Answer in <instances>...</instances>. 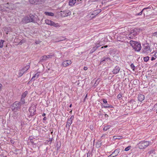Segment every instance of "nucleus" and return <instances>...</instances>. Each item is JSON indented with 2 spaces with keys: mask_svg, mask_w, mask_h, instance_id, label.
Returning a JSON list of instances; mask_svg holds the SVG:
<instances>
[{
  "mask_svg": "<svg viewBox=\"0 0 157 157\" xmlns=\"http://www.w3.org/2000/svg\"><path fill=\"white\" fill-rule=\"evenodd\" d=\"M28 94L27 91H25L22 94L21 96V97L23 98H25Z\"/></svg>",
  "mask_w": 157,
  "mask_h": 157,
  "instance_id": "28",
  "label": "nucleus"
},
{
  "mask_svg": "<svg viewBox=\"0 0 157 157\" xmlns=\"http://www.w3.org/2000/svg\"><path fill=\"white\" fill-rule=\"evenodd\" d=\"M36 107L35 105H33L31 106L29 109L30 112V116L32 117L36 114Z\"/></svg>",
  "mask_w": 157,
  "mask_h": 157,
  "instance_id": "8",
  "label": "nucleus"
},
{
  "mask_svg": "<svg viewBox=\"0 0 157 157\" xmlns=\"http://www.w3.org/2000/svg\"><path fill=\"white\" fill-rule=\"evenodd\" d=\"M111 61V60L109 57L108 56H105L101 59L100 64L104 65L106 63H110Z\"/></svg>",
  "mask_w": 157,
  "mask_h": 157,
  "instance_id": "6",
  "label": "nucleus"
},
{
  "mask_svg": "<svg viewBox=\"0 0 157 157\" xmlns=\"http://www.w3.org/2000/svg\"><path fill=\"white\" fill-rule=\"evenodd\" d=\"M46 115V114L45 113H43L42 114V116L43 117L45 116Z\"/></svg>",
  "mask_w": 157,
  "mask_h": 157,
  "instance_id": "58",
  "label": "nucleus"
},
{
  "mask_svg": "<svg viewBox=\"0 0 157 157\" xmlns=\"http://www.w3.org/2000/svg\"><path fill=\"white\" fill-rule=\"evenodd\" d=\"M105 117L106 118L108 117V115L107 114H105Z\"/></svg>",
  "mask_w": 157,
  "mask_h": 157,
  "instance_id": "57",
  "label": "nucleus"
},
{
  "mask_svg": "<svg viewBox=\"0 0 157 157\" xmlns=\"http://www.w3.org/2000/svg\"><path fill=\"white\" fill-rule=\"evenodd\" d=\"M144 61L145 62H147L149 60V57L148 56H146L144 58Z\"/></svg>",
  "mask_w": 157,
  "mask_h": 157,
  "instance_id": "35",
  "label": "nucleus"
},
{
  "mask_svg": "<svg viewBox=\"0 0 157 157\" xmlns=\"http://www.w3.org/2000/svg\"><path fill=\"white\" fill-rule=\"evenodd\" d=\"M102 101L104 103L106 104L107 103V101L106 99H103Z\"/></svg>",
  "mask_w": 157,
  "mask_h": 157,
  "instance_id": "48",
  "label": "nucleus"
},
{
  "mask_svg": "<svg viewBox=\"0 0 157 157\" xmlns=\"http://www.w3.org/2000/svg\"><path fill=\"white\" fill-rule=\"evenodd\" d=\"M98 44L99 43L97 42L96 44V45L95 46H94L95 48H97V49L100 46H101L100 44Z\"/></svg>",
  "mask_w": 157,
  "mask_h": 157,
  "instance_id": "44",
  "label": "nucleus"
},
{
  "mask_svg": "<svg viewBox=\"0 0 157 157\" xmlns=\"http://www.w3.org/2000/svg\"><path fill=\"white\" fill-rule=\"evenodd\" d=\"M76 2V0H70L69 4L70 6H73Z\"/></svg>",
  "mask_w": 157,
  "mask_h": 157,
  "instance_id": "21",
  "label": "nucleus"
},
{
  "mask_svg": "<svg viewBox=\"0 0 157 157\" xmlns=\"http://www.w3.org/2000/svg\"><path fill=\"white\" fill-rule=\"evenodd\" d=\"M46 15L49 16H53L54 15V14L52 12H45L44 13Z\"/></svg>",
  "mask_w": 157,
  "mask_h": 157,
  "instance_id": "24",
  "label": "nucleus"
},
{
  "mask_svg": "<svg viewBox=\"0 0 157 157\" xmlns=\"http://www.w3.org/2000/svg\"><path fill=\"white\" fill-rule=\"evenodd\" d=\"M47 57V56H42L40 58V62L42 63L47 60L48 59Z\"/></svg>",
  "mask_w": 157,
  "mask_h": 157,
  "instance_id": "19",
  "label": "nucleus"
},
{
  "mask_svg": "<svg viewBox=\"0 0 157 157\" xmlns=\"http://www.w3.org/2000/svg\"><path fill=\"white\" fill-rule=\"evenodd\" d=\"M98 42L99 43L98 44H100L101 46L102 45L104 44V43L102 41L98 40Z\"/></svg>",
  "mask_w": 157,
  "mask_h": 157,
  "instance_id": "39",
  "label": "nucleus"
},
{
  "mask_svg": "<svg viewBox=\"0 0 157 157\" xmlns=\"http://www.w3.org/2000/svg\"><path fill=\"white\" fill-rule=\"evenodd\" d=\"M59 39H60V41H63L65 40L66 38L64 37L61 36L59 38Z\"/></svg>",
  "mask_w": 157,
  "mask_h": 157,
  "instance_id": "41",
  "label": "nucleus"
},
{
  "mask_svg": "<svg viewBox=\"0 0 157 157\" xmlns=\"http://www.w3.org/2000/svg\"><path fill=\"white\" fill-rule=\"evenodd\" d=\"M150 143V142L149 141H142L137 144V146L140 149H144L149 145Z\"/></svg>",
  "mask_w": 157,
  "mask_h": 157,
  "instance_id": "3",
  "label": "nucleus"
},
{
  "mask_svg": "<svg viewBox=\"0 0 157 157\" xmlns=\"http://www.w3.org/2000/svg\"><path fill=\"white\" fill-rule=\"evenodd\" d=\"M7 3H8V5L9 11L10 10H13L15 9V6L13 4L9 2H7Z\"/></svg>",
  "mask_w": 157,
  "mask_h": 157,
  "instance_id": "18",
  "label": "nucleus"
},
{
  "mask_svg": "<svg viewBox=\"0 0 157 157\" xmlns=\"http://www.w3.org/2000/svg\"><path fill=\"white\" fill-rule=\"evenodd\" d=\"M72 63L71 60H66L64 61L62 63V65L64 67H66L70 65Z\"/></svg>",
  "mask_w": 157,
  "mask_h": 157,
  "instance_id": "13",
  "label": "nucleus"
},
{
  "mask_svg": "<svg viewBox=\"0 0 157 157\" xmlns=\"http://www.w3.org/2000/svg\"><path fill=\"white\" fill-rule=\"evenodd\" d=\"M129 43L135 51L139 52L140 50L141 47L140 44L139 43L131 40L130 41Z\"/></svg>",
  "mask_w": 157,
  "mask_h": 157,
  "instance_id": "2",
  "label": "nucleus"
},
{
  "mask_svg": "<svg viewBox=\"0 0 157 157\" xmlns=\"http://www.w3.org/2000/svg\"><path fill=\"white\" fill-rule=\"evenodd\" d=\"M145 98L144 95L142 94H140L138 95V101L139 102H142Z\"/></svg>",
  "mask_w": 157,
  "mask_h": 157,
  "instance_id": "15",
  "label": "nucleus"
},
{
  "mask_svg": "<svg viewBox=\"0 0 157 157\" xmlns=\"http://www.w3.org/2000/svg\"><path fill=\"white\" fill-rule=\"evenodd\" d=\"M155 58L154 57H151V60L152 61H153V60H155Z\"/></svg>",
  "mask_w": 157,
  "mask_h": 157,
  "instance_id": "53",
  "label": "nucleus"
},
{
  "mask_svg": "<svg viewBox=\"0 0 157 157\" xmlns=\"http://www.w3.org/2000/svg\"><path fill=\"white\" fill-rule=\"evenodd\" d=\"M11 143H12L13 144V142H11Z\"/></svg>",
  "mask_w": 157,
  "mask_h": 157,
  "instance_id": "63",
  "label": "nucleus"
},
{
  "mask_svg": "<svg viewBox=\"0 0 157 157\" xmlns=\"http://www.w3.org/2000/svg\"><path fill=\"white\" fill-rule=\"evenodd\" d=\"M121 150L120 148H117L112 152V155H113V157H115L117 156L119 153L120 152Z\"/></svg>",
  "mask_w": 157,
  "mask_h": 157,
  "instance_id": "14",
  "label": "nucleus"
},
{
  "mask_svg": "<svg viewBox=\"0 0 157 157\" xmlns=\"http://www.w3.org/2000/svg\"><path fill=\"white\" fill-rule=\"evenodd\" d=\"M128 104L130 107H131L132 108L133 107H136V101L133 99L131 100L128 101Z\"/></svg>",
  "mask_w": 157,
  "mask_h": 157,
  "instance_id": "12",
  "label": "nucleus"
},
{
  "mask_svg": "<svg viewBox=\"0 0 157 157\" xmlns=\"http://www.w3.org/2000/svg\"><path fill=\"white\" fill-rule=\"evenodd\" d=\"M104 107L105 108H113V106L112 105H108V106H104Z\"/></svg>",
  "mask_w": 157,
  "mask_h": 157,
  "instance_id": "45",
  "label": "nucleus"
},
{
  "mask_svg": "<svg viewBox=\"0 0 157 157\" xmlns=\"http://www.w3.org/2000/svg\"><path fill=\"white\" fill-rule=\"evenodd\" d=\"M46 56H47V59H49V58H51L52 56H54V54H50L49 55H47Z\"/></svg>",
  "mask_w": 157,
  "mask_h": 157,
  "instance_id": "34",
  "label": "nucleus"
},
{
  "mask_svg": "<svg viewBox=\"0 0 157 157\" xmlns=\"http://www.w3.org/2000/svg\"><path fill=\"white\" fill-rule=\"evenodd\" d=\"M47 118H46V117H44L43 118V120L44 121H45V120H47Z\"/></svg>",
  "mask_w": 157,
  "mask_h": 157,
  "instance_id": "54",
  "label": "nucleus"
},
{
  "mask_svg": "<svg viewBox=\"0 0 157 157\" xmlns=\"http://www.w3.org/2000/svg\"><path fill=\"white\" fill-rule=\"evenodd\" d=\"M130 67L133 71H135V66L133 63H132L130 65Z\"/></svg>",
  "mask_w": 157,
  "mask_h": 157,
  "instance_id": "37",
  "label": "nucleus"
},
{
  "mask_svg": "<svg viewBox=\"0 0 157 157\" xmlns=\"http://www.w3.org/2000/svg\"><path fill=\"white\" fill-rule=\"evenodd\" d=\"M32 136H30L29 137V140H30V142L32 143V145L33 146L34 145H35V144L34 143L33 140V138Z\"/></svg>",
  "mask_w": 157,
  "mask_h": 157,
  "instance_id": "27",
  "label": "nucleus"
},
{
  "mask_svg": "<svg viewBox=\"0 0 157 157\" xmlns=\"http://www.w3.org/2000/svg\"><path fill=\"white\" fill-rule=\"evenodd\" d=\"M60 15L62 17H66L70 15L71 14V12L69 10H66L64 11L60 12Z\"/></svg>",
  "mask_w": 157,
  "mask_h": 157,
  "instance_id": "11",
  "label": "nucleus"
},
{
  "mask_svg": "<svg viewBox=\"0 0 157 157\" xmlns=\"http://www.w3.org/2000/svg\"><path fill=\"white\" fill-rule=\"evenodd\" d=\"M151 52L150 47L148 44H144V48L143 50V53L148 54Z\"/></svg>",
  "mask_w": 157,
  "mask_h": 157,
  "instance_id": "7",
  "label": "nucleus"
},
{
  "mask_svg": "<svg viewBox=\"0 0 157 157\" xmlns=\"http://www.w3.org/2000/svg\"><path fill=\"white\" fill-rule=\"evenodd\" d=\"M128 37L131 39H133L134 37H135V36H134L133 35H132L130 34H129L128 35Z\"/></svg>",
  "mask_w": 157,
  "mask_h": 157,
  "instance_id": "43",
  "label": "nucleus"
},
{
  "mask_svg": "<svg viewBox=\"0 0 157 157\" xmlns=\"http://www.w3.org/2000/svg\"><path fill=\"white\" fill-rule=\"evenodd\" d=\"M84 70L85 71L87 70L88 69V68L86 67H84L83 68Z\"/></svg>",
  "mask_w": 157,
  "mask_h": 157,
  "instance_id": "50",
  "label": "nucleus"
},
{
  "mask_svg": "<svg viewBox=\"0 0 157 157\" xmlns=\"http://www.w3.org/2000/svg\"><path fill=\"white\" fill-rule=\"evenodd\" d=\"M149 7H147V8H144V9H143V10L140 13H138L136 14V16L138 15H140L142 14L143 12V11L144 10H146V9H149Z\"/></svg>",
  "mask_w": 157,
  "mask_h": 157,
  "instance_id": "31",
  "label": "nucleus"
},
{
  "mask_svg": "<svg viewBox=\"0 0 157 157\" xmlns=\"http://www.w3.org/2000/svg\"><path fill=\"white\" fill-rule=\"evenodd\" d=\"M30 63H28L26 66L19 70L18 75L19 77L21 76L24 73L26 72L30 67Z\"/></svg>",
  "mask_w": 157,
  "mask_h": 157,
  "instance_id": "5",
  "label": "nucleus"
},
{
  "mask_svg": "<svg viewBox=\"0 0 157 157\" xmlns=\"http://www.w3.org/2000/svg\"><path fill=\"white\" fill-rule=\"evenodd\" d=\"M154 56L155 57L157 58V51L155 53Z\"/></svg>",
  "mask_w": 157,
  "mask_h": 157,
  "instance_id": "49",
  "label": "nucleus"
},
{
  "mask_svg": "<svg viewBox=\"0 0 157 157\" xmlns=\"http://www.w3.org/2000/svg\"><path fill=\"white\" fill-rule=\"evenodd\" d=\"M74 116L72 115L71 116V117L69 119H68L67 120L68 121H70L72 122V120L74 119Z\"/></svg>",
  "mask_w": 157,
  "mask_h": 157,
  "instance_id": "40",
  "label": "nucleus"
},
{
  "mask_svg": "<svg viewBox=\"0 0 157 157\" xmlns=\"http://www.w3.org/2000/svg\"><path fill=\"white\" fill-rule=\"evenodd\" d=\"M87 97V94L86 95V96L84 99V101H85V99H86Z\"/></svg>",
  "mask_w": 157,
  "mask_h": 157,
  "instance_id": "55",
  "label": "nucleus"
},
{
  "mask_svg": "<svg viewBox=\"0 0 157 157\" xmlns=\"http://www.w3.org/2000/svg\"><path fill=\"white\" fill-rule=\"evenodd\" d=\"M39 75L40 73L37 72L32 77L31 80H35L36 79L35 78H37L39 76Z\"/></svg>",
  "mask_w": 157,
  "mask_h": 157,
  "instance_id": "22",
  "label": "nucleus"
},
{
  "mask_svg": "<svg viewBox=\"0 0 157 157\" xmlns=\"http://www.w3.org/2000/svg\"><path fill=\"white\" fill-rule=\"evenodd\" d=\"M108 104H106V105H105L104 106H108Z\"/></svg>",
  "mask_w": 157,
  "mask_h": 157,
  "instance_id": "62",
  "label": "nucleus"
},
{
  "mask_svg": "<svg viewBox=\"0 0 157 157\" xmlns=\"http://www.w3.org/2000/svg\"><path fill=\"white\" fill-rule=\"evenodd\" d=\"M97 48L95 47H94L90 51V53H92L97 50Z\"/></svg>",
  "mask_w": 157,
  "mask_h": 157,
  "instance_id": "36",
  "label": "nucleus"
},
{
  "mask_svg": "<svg viewBox=\"0 0 157 157\" xmlns=\"http://www.w3.org/2000/svg\"><path fill=\"white\" fill-rule=\"evenodd\" d=\"M72 121H68L67 120V124L66 125V127L67 128L68 127L69 128L70 127V125L72 123Z\"/></svg>",
  "mask_w": 157,
  "mask_h": 157,
  "instance_id": "29",
  "label": "nucleus"
},
{
  "mask_svg": "<svg viewBox=\"0 0 157 157\" xmlns=\"http://www.w3.org/2000/svg\"><path fill=\"white\" fill-rule=\"evenodd\" d=\"M107 47H108L107 45H105V46H103V47H104V48H107Z\"/></svg>",
  "mask_w": 157,
  "mask_h": 157,
  "instance_id": "59",
  "label": "nucleus"
},
{
  "mask_svg": "<svg viewBox=\"0 0 157 157\" xmlns=\"http://www.w3.org/2000/svg\"><path fill=\"white\" fill-rule=\"evenodd\" d=\"M154 152V150H151L149 151L148 152V153L150 155L151 154L153 153Z\"/></svg>",
  "mask_w": 157,
  "mask_h": 157,
  "instance_id": "46",
  "label": "nucleus"
},
{
  "mask_svg": "<svg viewBox=\"0 0 157 157\" xmlns=\"http://www.w3.org/2000/svg\"><path fill=\"white\" fill-rule=\"evenodd\" d=\"M51 26H52L56 27L59 26V25L58 23H56L53 21L52 23Z\"/></svg>",
  "mask_w": 157,
  "mask_h": 157,
  "instance_id": "26",
  "label": "nucleus"
},
{
  "mask_svg": "<svg viewBox=\"0 0 157 157\" xmlns=\"http://www.w3.org/2000/svg\"><path fill=\"white\" fill-rule=\"evenodd\" d=\"M8 3H5L0 6V10L2 12L9 11Z\"/></svg>",
  "mask_w": 157,
  "mask_h": 157,
  "instance_id": "9",
  "label": "nucleus"
},
{
  "mask_svg": "<svg viewBox=\"0 0 157 157\" xmlns=\"http://www.w3.org/2000/svg\"><path fill=\"white\" fill-rule=\"evenodd\" d=\"M121 68L117 66H116L113 71V74H117L120 70Z\"/></svg>",
  "mask_w": 157,
  "mask_h": 157,
  "instance_id": "17",
  "label": "nucleus"
},
{
  "mask_svg": "<svg viewBox=\"0 0 157 157\" xmlns=\"http://www.w3.org/2000/svg\"><path fill=\"white\" fill-rule=\"evenodd\" d=\"M131 147V146H128V147H127L125 148V149H124V151H128L130 149Z\"/></svg>",
  "mask_w": 157,
  "mask_h": 157,
  "instance_id": "38",
  "label": "nucleus"
},
{
  "mask_svg": "<svg viewBox=\"0 0 157 157\" xmlns=\"http://www.w3.org/2000/svg\"><path fill=\"white\" fill-rule=\"evenodd\" d=\"M136 30L135 29H134L133 30H132L131 31L130 34L132 35H133L135 37L136 35H137V34Z\"/></svg>",
  "mask_w": 157,
  "mask_h": 157,
  "instance_id": "20",
  "label": "nucleus"
},
{
  "mask_svg": "<svg viewBox=\"0 0 157 157\" xmlns=\"http://www.w3.org/2000/svg\"><path fill=\"white\" fill-rule=\"evenodd\" d=\"M121 97H122V95L121 94H118L117 96V98L119 99H121Z\"/></svg>",
  "mask_w": 157,
  "mask_h": 157,
  "instance_id": "47",
  "label": "nucleus"
},
{
  "mask_svg": "<svg viewBox=\"0 0 157 157\" xmlns=\"http://www.w3.org/2000/svg\"><path fill=\"white\" fill-rule=\"evenodd\" d=\"M24 40H22L21 41H20V43L21 44L22 43H24Z\"/></svg>",
  "mask_w": 157,
  "mask_h": 157,
  "instance_id": "56",
  "label": "nucleus"
},
{
  "mask_svg": "<svg viewBox=\"0 0 157 157\" xmlns=\"http://www.w3.org/2000/svg\"><path fill=\"white\" fill-rule=\"evenodd\" d=\"M19 103H18V101H16L12 104L11 106V110L12 111L17 112L20 109L21 105Z\"/></svg>",
  "mask_w": 157,
  "mask_h": 157,
  "instance_id": "4",
  "label": "nucleus"
},
{
  "mask_svg": "<svg viewBox=\"0 0 157 157\" xmlns=\"http://www.w3.org/2000/svg\"><path fill=\"white\" fill-rule=\"evenodd\" d=\"M104 48V47H103V46H102V47H101L100 49H101L103 48Z\"/></svg>",
  "mask_w": 157,
  "mask_h": 157,
  "instance_id": "61",
  "label": "nucleus"
},
{
  "mask_svg": "<svg viewBox=\"0 0 157 157\" xmlns=\"http://www.w3.org/2000/svg\"><path fill=\"white\" fill-rule=\"evenodd\" d=\"M154 107L156 108V110H157V103L154 105Z\"/></svg>",
  "mask_w": 157,
  "mask_h": 157,
  "instance_id": "51",
  "label": "nucleus"
},
{
  "mask_svg": "<svg viewBox=\"0 0 157 157\" xmlns=\"http://www.w3.org/2000/svg\"><path fill=\"white\" fill-rule=\"evenodd\" d=\"M36 18V16L31 13L29 16H25L23 18L22 21L23 23L25 24L31 22L35 23Z\"/></svg>",
  "mask_w": 157,
  "mask_h": 157,
  "instance_id": "1",
  "label": "nucleus"
},
{
  "mask_svg": "<svg viewBox=\"0 0 157 157\" xmlns=\"http://www.w3.org/2000/svg\"><path fill=\"white\" fill-rule=\"evenodd\" d=\"M18 103H20L19 104L21 105L24 104L25 103V98L21 97L20 101H18Z\"/></svg>",
  "mask_w": 157,
  "mask_h": 157,
  "instance_id": "23",
  "label": "nucleus"
},
{
  "mask_svg": "<svg viewBox=\"0 0 157 157\" xmlns=\"http://www.w3.org/2000/svg\"><path fill=\"white\" fill-rule=\"evenodd\" d=\"M113 139L115 140L118 139V140H120L122 138V136H117V137L116 136H114L113 137Z\"/></svg>",
  "mask_w": 157,
  "mask_h": 157,
  "instance_id": "32",
  "label": "nucleus"
},
{
  "mask_svg": "<svg viewBox=\"0 0 157 157\" xmlns=\"http://www.w3.org/2000/svg\"><path fill=\"white\" fill-rule=\"evenodd\" d=\"M44 0H29V2L33 5H39L42 4Z\"/></svg>",
  "mask_w": 157,
  "mask_h": 157,
  "instance_id": "10",
  "label": "nucleus"
},
{
  "mask_svg": "<svg viewBox=\"0 0 157 157\" xmlns=\"http://www.w3.org/2000/svg\"><path fill=\"white\" fill-rule=\"evenodd\" d=\"M2 87V85L1 83H0V91L1 90Z\"/></svg>",
  "mask_w": 157,
  "mask_h": 157,
  "instance_id": "52",
  "label": "nucleus"
},
{
  "mask_svg": "<svg viewBox=\"0 0 157 157\" xmlns=\"http://www.w3.org/2000/svg\"><path fill=\"white\" fill-rule=\"evenodd\" d=\"M4 157H7L6 156H5Z\"/></svg>",
  "mask_w": 157,
  "mask_h": 157,
  "instance_id": "64",
  "label": "nucleus"
},
{
  "mask_svg": "<svg viewBox=\"0 0 157 157\" xmlns=\"http://www.w3.org/2000/svg\"><path fill=\"white\" fill-rule=\"evenodd\" d=\"M110 127L111 126L110 125H107L105 126L103 128V131H106L108 129H109L110 128Z\"/></svg>",
  "mask_w": 157,
  "mask_h": 157,
  "instance_id": "30",
  "label": "nucleus"
},
{
  "mask_svg": "<svg viewBox=\"0 0 157 157\" xmlns=\"http://www.w3.org/2000/svg\"><path fill=\"white\" fill-rule=\"evenodd\" d=\"M45 23L48 25H51L52 24V21H51V20L46 19L45 20Z\"/></svg>",
  "mask_w": 157,
  "mask_h": 157,
  "instance_id": "25",
  "label": "nucleus"
},
{
  "mask_svg": "<svg viewBox=\"0 0 157 157\" xmlns=\"http://www.w3.org/2000/svg\"><path fill=\"white\" fill-rule=\"evenodd\" d=\"M72 107V104H71L70 105H69V107Z\"/></svg>",
  "mask_w": 157,
  "mask_h": 157,
  "instance_id": "60",
  "label": "nucleus"
},
{
  "mask_svg": "<svg viewBox=\"0 0 157 157\" xmlns=\"http://www.w3.org/2000/svg\"><path fill=\"white\" fill-rule=\"evenodd\" d=\"M152 36H154L157 37V32H156L153 33L152 34Z\"/></svg>",
  "mask_w": 157,
  "mask_h": 157,
  "instance_id": "42",
  "label": "nucleus"
},
{
  "mask_svg": "<svg viewBox=\"0 0 157 157\" xmlns=\"http://www.w3.org/2000/svg\"><path fill=\"white\" fill-rule=\"evenodd\" d=\"M4 41L3 40H1L0 41V48H2L3 46V43Z\"/></svg>",
  "mask_w": 157,
  "mask_h": 157,
  "instance_id": "33",
  "label": "nucleus"
},
{
  "mask_svg": "<svg viewBox=\"0 0 157 157\" xmlns=\"http://www.w3.org/2000/svg\"><path fill=\"white\" fill-rule=\"evenodd\" d=\"M101 9H98L95 10L91 14V15H94V16L92 17L93 18L95 17L96 16L101 12Z\"/></svg>",
  "mask_w": 157,
  "mask_h": 157,
  "instance_id": "16",
  "label": "nucleus"
}]
</instances>
